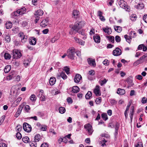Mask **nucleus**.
Wrapping results in <instances>:
<instances>
[{
    "label": "nucleus",
    "mask_w": 147,
    "mask_h": 147,
    "mask_svg": "<svg viewBox=\"0 0 147 147\" xmlns=\"http://www.w3.org/2000/svg\"><path fill=\"white\" fill-rule=\"evenodd\" d=\"M85 24V22L84 21L78 22L75 23L72 28L74 30L78 31V30H80L84 27Z\"/></svg>",
    "instance_id": "f257e3e1"
},
{
    "label": "nucleus",
    "mask_w": 147,
    "mask_h": 147,
    "mask_svg": "<svg viewBox=\"0 0 147 147\" xmlns=\"http://www.w3.org/2000/svg\"><path fill=\"white\" fill-rule=\"evenodd\" d=\"M67 56L69 58L71 59H74L75 53V49L71 47L69 48L67 50Z\"/></svg>",
    "instance_id": "f03ea898"
},
{
    "label": "nucleus",
    "mask_w": 147,
    "mask_h": 147,
    "mask_svg": "<svg viewBox=\"0 0 147 147\" xmlns=\"http://www.w3.org/2000/svg\"><path fill=\"white\" fill-rule=\"evenodd\" d=\"M26 8L24 7L18 9L16 11L13 12L12 13V15L13 17L14 18L15 16H18L25 13L26 12Z\"/></svg>",
    "instance_id": "7ed1b4c3"
},
{
    "label": "nucleus",
    "mask_w": 147,
    "mask_h": 147,
    "mask_svg": "<svg viewBox=\"0 0 147 147\" xmlns=\"http://www.w3.org/2000/svg\"><path fill=\"white\" fill-rule=\"evenodd\" d=\"M117 3L121 7L125 9L126 11H129V7L128 6L127 3L123 0L118 1Z\"/></svg>",
    "instance_id": "20e7f679"
},
{
    "label": "nucleus",
    "mask_w": 147,
    "mask_h": 147,
    "mask_svg": "<svg viewBox=\"0 0 147 147\" xmlns=\"http://www.w3.org/2000/svg\"><path fill=\"white\" fill-rule=\"evenodd\" d=\"M13 58L16 59L20 58L22 56L20 51L17 49L13 50Z\"/></svg>",
    "instance_id": "39448f33"
},
{
    "label": "nucleus",
    "mask_w": 147,
    "mask_h": 147,
    "mask_svg": "<svg viewBox=\"0 0 147 147\" xmlns=\"http://www.w3.org/2000/svg\"><path fill=\"white\" fill-rule=\"evenodd\" d=\"M84 128L88 131V134L89 135H91L93 131L91 125L89 123L85 125L84 126Z\"/></svg>",
    "instance_id": "423d86ee"
},
{
    "label": "nucleus",
    "mask_w": 147,
    "mask_h": 147,
    "mask_svg": "<svg viewBox=\"0 0 147 147\" xmlns=\"http://www.w3.org/2000/svg\"><path fill=\"white\" fill-rule=\"evenodd\" d=\"M24 130L27 132H30L31 131L32 127L31 125L26 123H24L23 124Z\"/></svg>",
    "instance_id": "0eeeda50"
},
{
    "label": "nucleus",
    "mask_w": 147,
    "mask_h": 147,
    "mask_svg": "<svg viewBox=\"0 0 147 147\" xmlns=\"http://www.w3.org/2000/svg\"><path fill=\"white\" fill-rule=\"evenodd\" d=\"M17 72L16 71H11L9 74V76L6 77L7 80H11L13 78L15 77L17 75Z\"/></svg>",
    "instance_id": "6e6552de"
},
{
    "label": "nucleus",
    "mask_w": 147,
    "mask_h": 147,
    "mask_svg": "<svg viewBox=\"0 0 147 147\" xmlns=\"http://www.w3.org/2000/svg\"><path fill=\"white\" fill-rule=\"evenodd\" d=\"M61 77L64 80L67 79V76L66 75L65 72L63 71H62L57 75V79H60Z\"/></svg>",
    "instance_id": "1a4fd4ad"
},
{
    "label": "nucleus",
    "mask_w": 147,
    "mask_h": 147,
    "mask_svg": "<svg viewBox=\"0 0 147 147\" xmlns=\"http://www.w3.org/2000/svg\"><path fill=\"white\" fill-rule=\"evenodd\" d=\"M113 53L114 55L118 56L121 54V51L120 49L118 48H117L113 51Z\"/></svg>",
    "instance_id": "9d476101"
},
{
    "label": "nucleus",
    "mask_w": 147,
    "mask_h": 147,
    "mask_svg": "<svg viewBox=\"0 0 147 147\" xmlns=\"http://www.w3.org/2000/svg\"><path fill=\"white\" fill-rule=\"evenodd\" d=\"M48 18H46L45 19L43 20L40 23V26L42 27H45L47 26L48 24Z\"/></svg>",
    "instance_id": "9b49d317"
},
{
    "label": "nucleus",
    "mask_w": 147,
    "mask_h": 147,
    "mask_svg": "<svg viewBox=\"0 0 147 147\" xmlns=\"http://www.w3.org/2000/svg\"><path fill=\"white\" fill-rule=\"evenodd\" d=\"M82 77L81 75L79 74H76L74 78V82L77 83H78L82 80Z\"/></svg>",
    "instance_id": "f8f14e48"
},
{
    "label": "nucleus",
    "mask_w": 147,
    "mask_h": 147,
    "mask_svg": "<svg viewBox=\"0 0 147 147\" xmlns=\"http://www.w3.org/2000/svg\"><path fill=\"white\" fill-rule=\"evenodd\" d=\"M88 64L92 66L95 67L96 66V63L95 59L89 58L87 59Z\"/></svg>",
    "instance_id": "ddd939ff"
},
{
    "label": "nucleus",
    "mask_w": 147,
    "mask_h": 147,
    "mask_svg": "<svg viewBox=\"0 0 147 147\" xmlns=\"http://www.w3.org/2000/svg\"><path fill=\"white\" fill-rule=\"evenodd\" d=\"M3 37L4 38L6 42L9 43L11 41L10 36L8 34H5L3 35Z\"/></svg>",
    "instance_id": "4468645a"
},
{
    "label": "nucleus",
    "mask_w": 147,
    "mask_h": 147,
    "mask_svg": "<svg viewBox=\"0 0 147 147\" xmlns=\"http://www.w3.org/2000/svg\"><path fill=\"white\" fill-rule=\"evenodd\" d=\"M76 31L84 36L82 38V39L84 40H85L86 38V34L84 32L82 29H80V30H78V31Z\"/></svg>",
    "instance_id": "2eb2a0df"
},
{
    "label": "nucleus",
    "mask_w": 147,
    "mask_h": 147,
    "mask_svg": "<svg viewBox=\"0 0 147 147\" xmlns=\"http://www.w3.org/2000/svg\"><path fill=\"white\" fill-rule=\"evenodd\" d=\"M102 29L105 33H107L108 34H111L112 32V31L111 28L107 26L102 28Z\"/></svg>",
    "instance_id": "dca6fc26"
},
{
    "label": "nucleus",
    "mask_w": 147,
    "mask_h": 147,
    "mask_svg": "<svg viewBox=\"0 0 147 147\" xmlns=\"http://www.w3.org/2000/svg\"><path fill=\"white\" fill-rule=\"evenodd\" d=\"M73 17L77 19L80 17V13L77 10H74L73 12Z\"/></svg>",
    "instance_id": "f3484780"
},
{
    "label": "nucleus",
    "mask_w": 147,
    "mask_h": 147,
    "mask_svg": "<svg viewBox=\"0 0 147 147\" xmlns=\"http://www.w3.org/2000/svg\"><path fill=\"white\" fill-rule=\"evenodd\" d=\"M74 39L75 41L77 43L82 45H84V44L85 42L81 39H80L78 38L75 37Z\"/></svg>",
    "instance_id": "a211bd4d"
},
{
    "label": "nucleus",
    "mask_w": 147,
    "mask_h": 147,
    "mask_svg": "<svg viewBox=\"0 0 147 147\" xmlns=\"http://www.w3.org/2000/svg\"><path fill=\"white\" fill-rule=\"evenodd\" d=\"M93 39L94 41L96 43H99L100 42V37L98 34L95 35L93 36Z\"/></svg>",
    "instance_id": "6ab92c4d"
},
{
    "label": "nucleus",
    "mask_w": 147,
    "mask_h": 147,
    "mask_svg": "<svg viewBox=\"0 0 147 147\" xmlns=\"http://www.w3.org/2000/svg\"><path fill=\"white\" fill-rule=\"evenodd\" d=\"M29 43L30 45H35L36 42V39L34 37H32V39L29 40Z\"/></svg>",
    "instance_id": "aec40b11"
},
{
    "label": "nucleus",
    "mask_w": 147,
    "mask_h": 147,
    "mask_svg": "<svg viewBox=\"0 0 147 147\" xmlns=\"http://www.w3.org/2000/svg\"><path fill=\"white\" fill-rule=\"evenodd\" d=\"M125 90L124 89L119 88L118 89L117 91V93L120 95H123L125 93Z\"/></svg>",
    "instance_id": "412c9836"
},
{
    "label": "nucleus",
    "mask_w": 147,
    "mask_h": 147,
    "mask_svg": "<svg viewBox=\"0 0 147 147\" xmlns=\"http://www.w3.org/2000/svg\"><path fill=\"white\" fill-rule=\"evenodd\" d=\"M43 14V11L42 10L39 9L35 11V15L37 16H42Z\"/></svg>",
    "instance_id": "4be33fe9"
},
{
    "label": "nucleus",
    "mask_w": 147,
    "mask_h": 147,
    "mask_svg": "<svg viewBox=\"0 0 147 147\" xmlns=\"http://www.w3.org/2000/svg\"><path fill=\"white\" fill-rule=\"evenodd\" d=\"M56 81V78L53 77H51L50 79L49 82V84L51 85H53L55 83Z\"/></svg>",
    "instance_id": "5701e85b"
},
{
    "label": "nucleus",
    "mask_w": 147,
    "mask_h": 147,
    "mask_svg": "<svg viewBox=\"0 0 147 147\" xmlns=\"http://www.w3.org/2000/svg\"><path fill=\"white\" fill-rule=\"evenodd\" d=\"M22 99V98L21 97H18L16 100V101L13 103V105L15 106H17L19 103L20 102Z\"/></svg>",
    "instance_id": "b1692460"
},
{
    "label": "nucleus",
    "mask_w": 147,
    "mask_h": 147,
    "mask_svg": "<svg viewBox=\"0 0 147 147\" xmlns=\"http://www.w3.org/2000/svg\"><path fill=\"white\" fill-rule=\"evenodd\" d=\"M80 90L79 88L77 86H74L72 88V92L73 93H77Z\"/></svg>",
    "instance_id": "393cba45"
},
{
    "label": "nucleus",
    "mask_w": 147,
    "mask_h": 147,
    "mask_svg": "<svg viewBox=\"0 0 147 147\" xmlns=\"http://www.w3.org/2000/svg\"><path fill=\"white\" fill-rule=\"evenodd\" d=\"M11 67L10 65H6L4 69V72L5 73H8L11 69Z\"/></svg>",
    "instance_id": "a878e982"
},
{
    "label": "nucleus",
    "mask_w": 147,
    "mask_h": 147,
    "mask_svg": "<svg viewBox=\"0 0 147 147\" xmlns=\"http://www.w3.org/2000/svg\"><path fill=\"white\" fill-rule=\"evenodd\" d=\"M119 127V123L116 122L115 125V135H117L118 134V131Z\"/></svg>",
    "instance_id": "bb28decb"
},
{
    "label": "nucleus",
    "mask_w": 147,
    "mask_h": 147,
    "mask_svg": "<svg viewBox=\"0 0 147 147\" xmlns=\"http://www.w3.org/2000/svg\"><path fill=\"white\" fill-rule=\"evenodd\" d=\"M107 80L104 78L103 80H100L98 82L100 86H102L105 84L107 82Z\"/></svg>",
    "instance_id": "cd10ccee"
},
{
    "label": "nucleus",
    "mask_w": 147,
    "mask_h": 147,
    "mask_svg": "<svg viewBox=\"0 0 147 147\" xmlns=\"http://www.w3.org/2000/svg\"><path fill=\"white\" fill-rule=\"evenodd\" d=\"M144 7V5L143 3H138L136 6V7L138 9H141Z\"/></svg>",
    "instance_id": "c85d7f7f"
},
{
    "label": "nucleus",
    "mask_w": 147,
    "mask_h": 147,
    "mask_svg": "<svg viewBox=\"0 0 147 147\" xmlns=\"http://www.w3.org/2000/svg\"><path fill=\"white\" fill-rule=\"evenodd\" d=\"M92 93L91 91H88L85 95V98L86 99H89L92 96Z\"/></svg>",
    "instance_id": "c756f323"
},
{
    "label": "nucleus",
    "mask_w": 147,
    "mask_h": 147,
    "mask_svg": "<svg viewBox=\"0 0 147 147\" xmlns=\"http://www.w3.org/2000/svg\"><path fill=\"white\" fill-rule=\"evenodd\" d=\"M114 28L115 30L118 32H120L122 30L121 27L120 26H115Z\"/></svg>",
    "instance_id": "7c9ffc66"
},
{
    "label": "nucleus",
    "mask_w": 147,
    "mask_h": 147,
    "mask_svg": "<svg viewBox=\"0 0 147 147\" xmlns=\"http://www.w3.org/2000/svg\"><path fill=\"white\" fill-rule=\"evenodd\" d=\"M124 38L125 39L126 41L129 43H130L131 42V40L132 39V37L130 36H128L127 34L124 36Z\"/></svg>",
    "instance_id": "2f4dec72"
},
{
    "label": "nucleus",
    "mask_w": 147,
    "mask_h": 147,
    "mask_svg": "<svg viewBox=\"0 0 147 147\" xmlns=\"http://www.w3.org/2000/svg\"><path fill=\"white\" fill-rule=\"evenodd\" d=\"M12 24L11 22H7L5 24V27L7 29H9L12 27Z\"/></svg>",
    "instance_id": "473e14b6"
},
{
    "label": "nucleus",
    "mask_w": 147,
    "mask_h": 147,
    "mask_svg": "<svg viewBox=\"0 0 147 147\" xmlns=\"http://www.w3.org/2000/svg\"><path fill=\"white\" fill-rule=\"evenodd\" d=\"M137 18L136 15L134 14H132L130 16V19L133 21H135Z\"/></svg>",
    "instance_id": "72a5a7b5"
},
{
    "label": "nucleus",
    "mask_w": 147,
    "mask_h": 147,
    "mask_svg": "<svg viewBox=\"0 0 147 147\" xmlns=\"http://www.w3.org/2000/svg\"><path fill=\"white\" fill-rule=\"evenodd\" d=\"M4 56L5 59L6 60H9L11 58V56L10 54L7 53H5Z\"/></svg>",
    "instance_id": "f704fd0d"
},
{
    "label": "nucleus",
    "mask_w": 147,
    "mask_h": 147,
    "mask_svg": "<svg viewBox=\"0 0 147 147\" xmlns=\"http://www.w3.org/2000/svg\"><path fill=\"white\" fill-rule=\"evenodd\" d=\"M24 110L26 112L30 113V106L28 105H26L24 107Z\"/></svg>",
    "instance_id": "c9c22d12"
},
{
    "label": "nucleus",
    "mask_w": 147,
    "mask_h": 147,
    "mask_svg": "<svg viewBox=\"0 0 147 147\" xmlns=\"http://www.w3.org/2000/svg\"><path fill=\"white\" fill-rule=\"evenodd\" d=\"M59 112L61 114L64 113L65 112V109L63 107H60L59 109Z\"/></svg>",
    "instance_id": "e433bc0d"
},
{
    "label": "nucleus",
    "mask_w": 147,
    "mask_h": 147,
    "mask_svg": "<svg viewBox=\"0 0 147 147\" xmlns=\"http://www.w3.org/2000/svg\"><path fill=\"white\" fill-rule=\"evenodd\" d=\"M101 117L102 119L105 121H106L108 119L107 114L106 113L102 114Z\"/></svg>",
    "instance_id": "4c0bfd02"
},
{
    "label": "nucleus",
    "mask_w": 147,
    "mask_h": 147,
    "mask_svg": "<svg viewBox=\"0 0 147 147\" xmlns=\"http://www.w3.org/2000/svg\"><path fill=\"white\" fill-rule=\"evenodd\" d=\"M106 37L112 43L114 42V37L113 36H107Z\"/></svg>",
    "instance_id": "58836bf2"
},
{
    "label": "nucleus",
    "mask_w": 147,
    "mask_h": 147,
    "mask_svg": "<svg viewBox=\"0 0 147 147\" xmlns=\"http://www.w3.org/2000/svg\"><path fill=\"white\" fill-rule=\"evenodd\" d=\"M40 139V136L39 134H38L36 135L34 137V140L35 142H38L39 141Z\"/></svg>",
    "instance_id": "ea45409f"
},
{
    "label": "nucleus",
    "mask_w": 147,
    "mask_h": 147,
    "mask_svg": "<svg viewBox=\"0 0 147 147\" xmlns=\"http://www.w3.org/2000/svg\"><path fill=\"white\" fill-rule=\"evenodd\" d=\"M23 142L25 143H28L30 141L29 138L28 137L26 136L22 139Z\"/></svg>",
    "instance_id": "a19ab883"
},
{
    "label": "nucleus",
    "mask_w": 147,
    "mask_h": 147,
    "mask_svg": "<svg viewBox=\"0 0 147 147\" xmlns=\"http://www.w3.org/2000/svg\"><path fill=\"white\" fill-rule=\"evenodd\" d=\"M130 36L132 38H135L136 36V33L135 31H131L129 33Z\"/></svg>",
    "instance_id": "79ce46f5"
},
{
    "label": "nucleus",
    "mask_w": 147,
    "mask_h": 147,
    "mask_svg": "<svg viewBox=\"0 0 147 147\" xmlns=\"http://www.w3.org/2000/svg\"><path fill=\"white\" fill-rule=\"evenodd\" d=\"M30 63V61L29 59H26L24 61L23 63L25 66H27Z\"/></svg>",
    "instance_id": "37998d69"
},
{
    "label": "nucleus",
    "mask_w": 147,
    "mask_h": 147,
    "mask_svg": "<svg viewBox=\"0 0 147 147\" xmlns=\"http://www.w3.org/2000/svg\"><path fill=\"white\" fill-rule=\"evenodd\" d=\"M66 72L67 74H69V68L67 66L64 67V69H63Z\"/></svg>",
    "instance_id": "c03bdc74"
},
{
    "label": "nucleus",
    "mask_w": 147,
    "mask_h": 147,
    "mask_svg": "<svg viewBox=\"0 0 147 147\" xmlns=\"http://www.w3.org/2000/svg\"><path fill=\"white\" fill-rule=\"evenodd\" d=\"M102 101V99L101 97H99L98 98H97L95 100V102L98 105Z\"/></svg>",
    "instance_id": "a18cd8bd"
},
{
    "label": "nucleus",
    "mask_w": 147,
    "mask_h": 147,
    "mask_svg": "<svg viewBox=\"0 0 147 147\" xmlns=\"http://www.w3.org/2000/svg\"><path fill=\"white\" fill-rule=\"evenodd\" d=\"M27 36L26 35L25 36H24V38L22 39H21V41L22 43H24L26 42L27 40Z\"/></svg>",
    "instance_id": "49530a36"
},
{
    "label": "nucleus",
    "mask_w": 147,
    "mask_h": 147,
    "mask_svg": "<svg viewBox=\"0 0 147 147\" xmlns=\"http://www.w3.org/2000/svg\"><path fill=\"white\" fill-rule=\"evenodd\" d=\"M38 96L40 98V100L44 101L45 100V98L44 95H40V94H39L38 95Z\"/></svg>",
    "instance_id": "de8ad7c7"
},
{
    "label": "nucleus",
    "mask_w": 147,
    "mask_h": 147,
    "mask_svg": "<svg viewBox=\"0 0 147 147\" xmlns=\"http://www.w3.org/2000/svg\"><path fill=\"white\" fill-rule=\"evenodd\" d=\"M22 129V127L20 125H18L16 127V131H18L19 132Z\"/></svg>",
    "instance_id": "09e8293b"
},
{
    "label": "nucleus",
    "mask_w": 147,
    "mask_h": 147,
    "mask_svg": "<svg viewBox=\"0 0 147 147\" xmlns=\"http://www.w3.org/2000/svg\"><path fill=\"white\" fill-rule=\"evenodd\" d=\"M16 136L17 138L19 140L22 137L21 134L19 132H17Z\"/></svg>",
    "instance_id": "8fccbe9b"
},
{
    "label": "nucleus",
    "mask_w": 147,
    "mask_h": 147,
    "mask_svg": "<svg viewBox=\"0 0 147 147\" xmlns=\"http://www.w3.org/2000/svg\"><path fill=\"white\" fill-rule=\"evenodd\" d=\"M36 142H30V146L31 147H36L37 146V144L36 143Z\"/></svg>",
    "instance_id": "3c124183"
},
{
    "label": "nucleus",
    "mask_w": 147,
    "mask_h": 147,
    "mask_svg": "<svg viewBox=\"0 0 147 147\" xmlns=\"http://www.w3.org/2000/svg\"><path fill=\"white\" fill-rule=\"evenodd\" d=\"M110 102L112 105H114L117 103V101L113 99H110Z\"/></svg>",
    "instance_id": "603ef678"
},
{
    "label": "nucleus",
    "mask_w": 147,
    "mask_h": 147,
    "mask_svg": "<svg viewBox=\"0 0 147 147\" xmlns=\"http://www.w3.org/2000/svg\"><path fill=\"white\" fill-rule=\"evenodd\" d=\"M141 63V62L139 60V59H138L137 60L136 62H135L133 64V65L134 66H137L138 65L140 64Z\"/></svg>",
    "instance_id": "864d4df0"
},
{
    "label": "nucleus",
    "mask_w": 147,
    "mask_h": 147,
    "mask_svg": "<svg viewBox=\"0 0 147 147\" xmlns=\"http://www.w3.org/2000/svg\"><path fill=\"white\" fill-rule=\"evenodd\" d=\"M88 74L91 76H93L95 74V72L94 70H91L88 71Z\"/></svg>",
    "instance_id": "5fc2aeb1"
},
{
    "label": "nucleus",
    "mask_w": 147,
    "mask_h": 147,
    "mask_svg": "<svg viewBox=\"0 0 147 147\" xmlns=\"http://www.w3.org/2000/svg\"><path fill=\"white\" fill-rule=\"evenodd\" d=\"M58 39V38L57 37L55 36L54 37L51 38V42L52 43H54L55 41H57Z\"/></svg>",
    "instance_id": "6e6d98bb"
},
{
    "label": "nucleus",
    "mask_w": 147,
    "mask_h": 147,
    "mask_svg": "<svg viewBox=\"0 0 147 147\" xmlns=\"http://www.w3.org/2000/svg\"><path fill=\"white\" fill-rule=\"evenodd\" d=\"M115 40L117 42H119L121 41V38L119 36L117 35L115 37Z\"/></svg>",
    "instance_id": "4d7b16f0"
},
{
    "label": "nucleus",
    "mask_w": 147,
    "mask_h": 147,
    "mask_svg": "<svg viewBox=\"0 0 147 147\" xmlns=\"http://www.w3.org/2000/svg\"><path fill=\"white\" fill-rule=\"evenodd\" d=\"M135 147H143L142 144L141 142H138L135 145Z\"/></svg>",
    "instance_id": "13d9d810"
},
{
    "label": "nucleus",
    "mask_w": 147,
    "mask_h": 147,
    "mask_svg": "<svg viewBox=\"0 0 147 147\" xmlns=\"http://www.w3.org/2000/svg\"><path fill=\"white\" fill-rule=\"evenodd\" d=\"M30 98L31 100L32 101H34L36 100L35 96L34 94L30 96Z\"/></svg>",
    "instance_id": "bf43d9fd"
},
{
    "label": "nucleus",
    "mask_w": 147,
    "mask_h": 147,
    "mask_svg": "<svg viewBox=\"0 0 147 147\" xmlns=\"http://www.w3.org/2000/svg\"><path fill=\"white\" fill-rule=\"evenodd\" d=\"M107 142V140H106L105 139H103V140H102V141L101 142V144H102L101 146H106L105 143Z\"/></svg>",
    "instance_id": "052dcab7"
},
{
    "label": "nucleus",
    "mask_w": 147,
    "mask_h": 147,
    "mask_svg": "<svg viewBox=\"0 0 147 147\" xmlns=\"http://www.w3.org/2000/svg\"><path fill=\"white\" fill-rule=\"evenodd\" d=\"M103 64L105 65H109V61L105 59L103 62Z\"/></svg>",
    "instance_id": "680f3d73"
},
{
    "label": "nucleus",
    "mask_w": 147,
    "mask_h": 147,
    "mask_svg": "<svg viewBox=\"0 0 147 147\" xmlns=\"http://www.w3.org/2000/svg\"><path fill=\"white\" fill-rule=\"evenodd\" d=\"M67 102L70 103H72L73 102V100L72 98L69 97H68L67 99Z\"/></svg>",
    "instance_id": "e2e57ef3"
},
{
    "label": "nucleus",
    "mask_w": 147,
    "mask_h": 147,
    "mask_svg": "<svg viewBox=\"0 0 147 147\" xmlns=\"http://www.w3.org/2000/svg\"><path fill=\"white\" fill-rule=\"evenodd\" d=\"M14 43L16 46H18L20 45L19 41L17 40H14Z\"/></svg>",
    "instance_id": "0e129e2a"
},
{
    "label": "nucleus",
    "mask_w": 147,
    "mask_h": 147,
    "mask_svg": "<svg viewBox=\"0 0 147 147\" xmlns=\"http://www.w3.org/2000/svg\"><path fill=\"white\" fill-rule=\"evenodd\" d=\"M144 21L146 23H147V15L145 14L143 17Z\"/></svg>",
    "instance_id": "69168bd1"
},
{
    "label": "nucleus",
    "mask_w": 147,
    "mask_h": 147,
    "mask_svg": "<svg viewBox=\"0 0 147 147\" xmlns=\"http://www.w3.org/2000/svg\"><path fill=\"white\" fill-rule=\"evenodd\" d=\"M142 103H145L147 102V99L145 97H143L142 100Z\"/></svg>",
    "instance_id": "338daca9"
},
{
    "label": "nucleus",
    "mask_w": 147,
    "mask_h": 147,
    "mask_svg": "<svg viewBox=\"0 0 147 147\" xmlns=\"http://www.w3.org/2000/svg\"><path fill=\"white\" fill-rule=\"evenodd\" d=\"M40 147H49V145L47 143H44L41 144Z\"/></svg>",
    "instance_id": "774afa93"
}]
</instances>
